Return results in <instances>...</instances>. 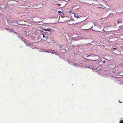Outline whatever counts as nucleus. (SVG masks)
Listing matches in <instances>:
<instances>
[{
	"instance_id": "obj_1",
	"label": "nucleus",
	"mask_w": 123,
	"mask_h": 123,
	"mask_svg": "<svg viewBox=\"0 0 123 123\" xmlns=\"http://www.w3.org/2000/svg\"><path fill=\"white\" fill-rule=\"evenodd\" d=\"M44 30L46 31H50V29L49 28L44 29Z\"/></svg>"
},
{
	"instance_id": "obj_2",
	"label": "nucleus",
	"mask_w": 123,
	"mask_h": 123,
	"mask_svg": "<svg viewBox=\"0 0 123 123\" xmlns=\"http://www.w3.org/2000/svg\"><path fill=\"white\" fill-rule=\"evenodd\" d=\"M49 38H47L46 39V40L48 43H50L51 42V40H49Z\"/></svg>"
},
{
	"instance_id": "obj_3",
	"label": "nucleus",
	"mask_w": 123,
	"mask_h": 123,
	"mask_svg": "<svg viewBox=\"0 0 123 123\" xmlns=\"http://www.w3.org/2000/svg\"><path fill=\"white\" fill-rule=\"evenodd\" d=\"M117 23L118 24H120L122 23V22L121 21H119V20H118L117 21Z\"/></svg>"
},
{
	"instance_id": "obj_4",
	"label": "nucleus",
	"mask_w": 123,
	"mask_h": 123,
	"mask_svg": "<svg viewBox=\"0 0 123 123\" xmlns=\"http://www.w3.org/2000/svg\"><path fill=\"white\" fill-rule=\"evenodd\" d=\"M57 5H58V6H60L61 5L60 4H57Z\"/></svg>"
},
{
	"instance_id": "obj_5",
	"label": "nucleus",
	"mask_w": 123,
	"mask_h": 123,
	"mask_svg": "<svg viewBox=\"0 0 123 123\" xmlns=\"http://www.w3.org/2000/svg\"><path fill=\"white\" fill-rule=\"evenodd\" d=\"M43 38L45 37V36H44V34H43Z\"/></svg>"
},
{
	"instance_id": "obj_6",
	"label": "nucleus",
	"mask_w": 123,
	"mask_h": 123,
	"mask_svg": "<svg viewBox=\"0 0 123 123\" xmlns=\"http://www.w3.org/2000/svg\"><path fill=\"white\" fill-rule=\"evenodd\" d=\"M95 57H98V58L97 59V60H98L99 59V57L98 56H95Z\"/></svg>"
},
{
	"instance_id": "obj_7",
	"label": "nucleus",
	"mask_w": 123,
	"mask_h": 123,
	"mask_svg": "<svg viewBox=\"0 0 123 123\" xmlns=\"http://www.w3.org/2000/svg\"><path fill=\"white\" fill-rule=\"evenodd\" d=\"M117 49L116 48H113V49H114V50H116Z\"/></svg>"
},
{
	"instance_id": "obj_8",
	"label": "nucleus",
	"mask_w": 123,
	"mask_h": 123,
	"mask_svg": "<svg viewBox=\"0 0 123 123\" xmlns=\"http://www.w3.org/2000/svg\"><path fill=\"white\" fill-rule=\"evenodd\" d=\"M55 52V51H53V52H50V53H54Z\"/></svg>"
},
{
	"instance_id": "obj_9",
	"label": "nucleus",
	"mask_w": 123,
	"mask_h": 123,
	"mask_svg": "<svg viewBox=\"0 0 123 123\" xmlns=\"http://www.w3.org/2000/svg\"><path fill=\"white\" fill-rule=\"evenodd\" d=\"M91 55H88L87 56V57H88L89 56H90Z\"/></svg>"
},
{
	"instance_id": "obj_10",
	"label": "nucleus",
	"mask_w": 123,
	"mask_h": 123,
	"mask_svg": "<svg viewBox=\"0 0 123 123\" xmlns=\"http://www.w3.org/2000/svg\"><path fill=\"white\" fill-rule=\"evenodd\" d=\"M119 102L120 103H122V102L120 101L119 100Z\"/></svg>"
},
{
	"instance_id": "obj_11",
	"label": "nucleus",
	"mask_w": 123,
	"mask_h": 123,
	"mask_svg": "<svg viewBox=\"0 0 123 123\" xmlns=\"http://www.w3.org/2000/svg\"><path fill=\"white\" fill-rule=\"evenodd\" d=\"M76 18H79V17L78 16H76Z\"/></svg>"
},
{
	"instance_id": "obj_12",
	"label": "nucleus",
	"mask_w": 123,
	"mask_h": 123,
	"mask_svg": "<svg viewBox=\"0 0 123 123\" xmlns=\"http://www.w3.org/2000/svg\"><path fill=\"white\" fill-rule=\"evenodd\" d=\"M58 12L59 13H61V12L60 11H58Z\"/></svg>"
},
{
	"instance_id": "obj_13",
	"label": "nucleus",
	"mask_w": 123,
	"mask_h": 123,
	"mask_svg": "<svg viewBox=\"0 0 123 123\" xmlns=\"http://www.w3.org/2000/svg\"><path fill=\"white\" fill-rule=\"evenodd\" d=\"M23 25L24 26H25L26 25H25V24L24 25Z\"/></svg>"
},
{
	"instance_id": "obj_14",
	"label": "nucleus",
	"mask_w": 123,
	"mask_h": 123,
	"mask_svg": "<svg viewBox=\"0 0 123 123\" xmlns=\"http://www.w3.org/2000/svg\"><path fill=\"white\" fill-rule=\"evenodd\" d=\"M120 29H119L118 30H119V31H120Z\"/></svg>"
},
{
	"instance_id": "obj_15",
	"label": "nucleus",
	"mask_w": 123,
	"mask_h": 123,
	"mask_svg": "<svg viewBox=\"0 0 123 123\" xmlns=\"http://www.w3.org/2000/svg\"><path fill=\"white\" fill-rule=\"evenodd\" d=\"M71 12V11H69V12L70 13Z\"/></svg>"
},
{
	"instance_id": "obj_16",
	"label": "nucleus",
	"mask_w": 123,
	"mask_h": 123,
	"mask_svg": "<svg viewBox=\"0 0 123 123\" xmlns=\"http://www.w3.org/2000/svg\"><path fill=\"white\" fill-rule=\"evenodd\" d=\"M18 25H21V24H18Z\"/></svg>"
},
{
	"instance_id": "obj_17",
	"label": "nucleus",
	"mask_w": 123,
	"mask_h": 123,
	"mask_svg": "<svg viewBox=\"0 0 123 123\" xmlns=\"http://www.w3.org/2000/svg\"><path fill=\"white\" fill-rule=\"evenodd\" d=\"M103 63H104V61H103Z\"/></svg>"
},
{
	"instance_id": "obj_18",
	"label": "nucleus",
	"mask_w": 123,
	"mask_h": 123,
	"mask_svg": "<svg viewBox=\"0 0 123 123\" xmlns=\"http://www.w3.org/2000/svg\"><path fill=\"white\" fill-rule=\"evenodd\" d=\"M103 63H104V61H103Z\"/></svg>"
},
{
	"instance_id": "obj_19",
	"label": "nucleus",
	"mask_w": 123,
	"mask_h": 123,
	"mask_svg": "<svg viewBox=\"0 0 123 123\" xmlns=\"http://www.w3.org/2000/svg\"><path fill=\"white\" fill-rule=\"evenodd\" d=\"M122 30H123V28H122Z\"/></svg>"
},
{
	"instance_id": "obj_20",
	"label": "nucleus",
	"mask_w": 123,
	"mask_h": 123,
	"mask_svg": "<svg viewBox=\"0 0 123 123\" xmlns=\"http://www.w3.org/2000/svg\"><path fill=\"white\" fill-rule=\"evenodd\" d=\"M46 52H48V51H47Z\"/></svg>"
},
{
	"instance_id": "obj_21",
	"label": "nucleus",
	"mask_w": 123,
	"mask_h": 123,
	"mask_svg": "<svg viewBox=\"0 0 123 123\" xmlns=\"http://www.w3.org/2000/svg\"><path fill=\"white\" fill-rule=\"evenodd\" d=\"M121 27V26H120L119 27Z\"/></svg>"
}]
</instances>
